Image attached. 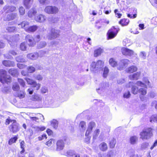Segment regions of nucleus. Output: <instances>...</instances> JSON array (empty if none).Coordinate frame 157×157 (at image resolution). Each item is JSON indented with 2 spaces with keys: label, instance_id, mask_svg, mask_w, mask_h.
Returning a JSON list of instances; mask_svg holds the SVG:
<instances>
[{
  "label": "nucleus",
  "instance_id": "obj_39",
  "mask_svg": "<svg viewBox=\"0 0 157 157\" xmlns=\"http://www.w3.org/2000/svg\"><path fill=\"white\" fill-rule=\"evenodd\" d=\"M6 30L9 32H14L16 30V28L14 26L8 27Z\"/></svg>",
  "mask_w": 157,
  "mask_h": 157
},
{
  "label": "nucleus",
  "instance_id": "obj_29",
  "mask_svg": "<svg viewBox=\"0 0 157 157\" xmlns=\"http://www.w3.org/2000/svg\"><path fill=\"white\" fill-rule=\"evenodd\" d=\"M51 124L55 129H57L58 127V121L56 119H53L50 121Z\"/></svg>",
  "mask_w": 157,
  "mask_h": 157
},
{
  "label": "nucleus",
  "instance_id": "obj_4",
  "mask_svg": "<svg viewBox=\"0 0 157 157\" xmlns=\"http://www.w3.org/2000/svg\"><path fill=\"white\" fill-rule=\"evenodd\" d=\"M119 30V29L118 27H112L108 30L107 33V39L109 40L114 38L116 36Z\"/></svg>",
  "mask_w": 157,
  "mask_h": 157
},
{
  "label": "nucleus",
  "instance_id": "obj_32",
  "mask_svg": "<svg viewBox=\"0 0 157 157\" xmlns=\"http://www.w3.org/2000/svg\"><path fill=\"white\" fill-rule=\"evenodd\" d=\"M55 142V140L54 139H51L47 141L45 144L48 147L51 146L54 144Z\"/></svg>",
  "mask_w": 157,
  "mask_h": 157
},
{
  "label": "nucleus",
  "instance_id": "obj_53",
  "mask_svg": "<svg viewBox=\"0 0 157 157\" xmlns=\"http://www.w3.org/2000/svg\"><path fill=\"white\" fill-rule=\"evenodd\" d=\"M130 92L129 91H128L124 94L123 97L124 98H128L130 97Z\"/></svg>",
  "mask_w": 157,
  "mask_h": 157
},
{
  "label": "nucleus",
  "instance_id": "obj_9",
  "mask_svg": "<svg viewBox=\"0 0 157 157\" xmlns=\"http://www.w3.org/2000/svg\"><path fill=\"white\" fill-rule=\"evenodd\" d=\"M30 119L32 121L39 122L43 121L44 120V117L42 114L39 113L36 117H30Z\"/></svg>",
  "mask_w": 157,
  "mask_h": 157
},
{
  "label": "nucleus",
  "instance_id": "obj_41",
  "mask_svg": "<svg viewBox=\"0 0 157 157\" xmlns=\"http://www.w3.org/2000/svg\"><path fill=\"white\" fill-rule=\"evenodd\" d=\"M35 71V68L32 66H29L27 68V71L28 73H32Z\"/></svg>",
  "mask_w": 157,
  "mask_h": 157
},
{
  "label": "nucleus",
  "instance_id": "obj_44",
  "mask_svg": "<svg viewBox=\"0 0 157 157\" xmlns=\"http://www.w3.org/2000/svg\"><path fill=\"white\" fill-rule=\"evenodd\" d=\"M47 138L46 135L45 134H43L41 136L38 137V140L41 141L44 139L46 140Z\"/></svg>",
  "mask_w": 157,
  "mask_h": 157
},
{
  "label": "nucleus",
  "instance_id": "obj_35",
  "mask_svg": "<svg viewBox=\"0 0 157 157\" xmlns=\"http://www.w3.org/2000/svg\"><path fill=\"white\" fill-rule=\"evenodd\" d=\"M139 89L137 87L133 86L132 87L131 92L134 94H136L138 93Z\"/></svg>",
  "mask_w": 157,
  "mask_h": 157
},
{
  "label": "nucleus",
  "instance_id": "obj_12",
  "mask_svg": "<svg viewBox=\"0 0 157 157\" xmlns=\"http://www.w3.org/2000/svg\"><path fill=\"white\" fill-rule=\"evenodd\" d=\"M64 147V143L62 140H59L56 143V150L57 151H59L62 150Z\"/></svg>",
  "mask_w": 157,
  "mask_h": 157
},
{
  "label": "nucleus",
  "instance_id": "obj_42",
  "mask_svg": "<svg viewBox=\"0 0 157 157\" xmlns=\"http://www.w3.org/2000/svg\"><path fill=\"white\" fill-rule=\"evenodd\" d=\"M31 0H24L23 4L27 9H29V4Z\"/></svg>",
  "mask_w": 157,
  "mask_h": 157
},
{
  "label": "nucleus",
  "instance_id": "obj_26",
  "mask_svg": "<svg viewBox=\"0 0 157 157\" xmlns=\"http://www.w3.org/2000/svg\"><path fill=\"white\" fill-rule=\"evenodd\" d=\"M16 7L14 6L10 7L9 6H5L3 8V10L6 11L7 10L6 13L8 12H12L16 10Z\"/></svg>",
  "mask_w": 157,
  "mask_h": 157
},
{
  "label": "nucleus",
  "instance_id": "obj_6",
  "mask_svg": "<svg viewBox=\"0 0 157 157\" xmlns=\"http://www.w3.org/2000/svg\"><path fill=\"white\" fill-rule=\"evenodd\" d=\"M10 132L13 133H15L19 130V124L15 120L8 127Z\"/></svg>",
  "mask_w": 157,
  "mask_h": 157
},
{
  "label": "nucleus",
  "instance_id": "obj_56",
  "mask_svg": "<svg viewBox=\"0 0 157 157\" xmlns=\"http://www.w3.org/2000/svg\"><path fill=\"white\" fill-rule=\"evenodd\" d=\"M17 97L20 98H22L25 97V93L24 92H22L21 93L18 94Z\"/></svg>",
  "mask_w": 157,
  "mask_h": 157
},
{
  "label": "nucleus",
  "instance_id": "obj_19",
  "mask_svg": "<svg viewBox=\"0 0 157 157\" xmlns=\"http://www.w3.org/2000/svg\"><path fill=\"white\" fill-rule=\"evenodd\" d=\"M129 20L127 18H122L118 22V23L122 26H126L128 25L129 22Z\"/></svg>",
  "mask_w": 157,
  "mask_h": 157
},
{
  "label": "nucleus",
  "instance_id": "obj_45",
  "mask_svg": "<svg viewBox=\"0 0 157 157\" xmlns=\"http://www.w3.org/2000/svg\"><path fill=\"white\" fill-rule=\"evenodd\" d=\"M19 11L20 15H23L25 13V9L22 6L20 7L19 9Z\"/></svg>",
  "mask_w": 157,
  "mask_h": 157
},
{
  "label": "nucleus",
  "instance_id": "obj_23",
  "mask_svg": "<svg viewBox=\"0 0 157 157\" xmlns=\"http://www.w3.org/2000/svg\"><path fill=\"white\" fill-rule=\"evenodd\" d=\"M109 63L113 67H117L118 65L117 62L113 58H110L109 60Z\"/></svg>",
  "mask_w": 157,
  "mask_h": 157
},
{
  "label": "nucleus",
  "instance_id": "obj_37",
  "mask_svg": "<svg viewBox=\"0 0 157 157\" xmlns=\"http://www.w3.org/2000/svg\"><path fill=\"white\" fill-rule=\"evenodd\" d=\"M12 88L15 91H17L20 89V87L17 83H14L12 86Z\"/></svg>",
  "mask_w": 157,
  "mask_h": 157
},
{
  "label": "nucleus",
  "instance_id": "obj_8",
  "mask_svg": "<svg viewBox=\"0 0 157 157\" xmlns=\"http://www.w3.org/2000/svg\"><path fill=\"white\" fill-rule=\"evenodd\" d=\"M25 79L28 84L32 85L33 87H36V90H38L40 89V84L37 83L36 81L29 78H26Z\"/></svg>",
  "mask_w": 157,
  "mask_h": 157
},
{
  "label": "nucleus",
  "instance_id": "obj_55",
  "mask_svg": "<svg viewBox=\"0 0 157 157\" xmlns=\"http://www.w3.org/2000/svg\"><path fill=\"white\" fill-rule=\"evenodd\" d=\"M46 132L48 136H51L53 134V131L50 128L47 129Z\"/></svg>",
  "mask_w": 157,
  "mask_h": 157
},
{
  "label": "nucleus",
  "instance_id": "obj_59",
  "mask_svg": "<svg viewBox=\"0 0 157 157\" xmlns=\"http://www.w3.org/2000/svg\"><path fill=\"white\" fill-rule=\"evenodd\" d=\"M63 141V143H67V144L69 143V140L67 137H64L63 140H62Z\"/></svg>",
  "mask_w": 157,
  "mask_h": 157
},
{
  "label": "nucleus",
  "instance_id": "obj_63",
  "mask_svg": "<svg viewBox=\"0 0 157 157\" xmlns=\"http://www.w3.org/2000/svg\"><path fill=\"white\" fill-rule=\"evenodd\" d=\"M157 146V139L154 142L153 144L151 146L150 149L152 150L154 147Z\"/></svg>",
  "mask_w": 157,
  "mask_h": 157
},
{
  "label": "nucleus",
  "instance_id": "obj_46",
  "mask_svg": "<svg viewBox=\"0 0 157 157\" xmlns=\"http://www.w3.org/2000/svg\"><path fill=\"white\" fill-rule=\"evenodd\" d=\"M15 120H11L10 119V117H9L8 118L6 119L5 121V124L6 125H9L10 122L12 123L15 121Z\"/></svg>",
  "mask_w": 157,
  "mask_h": 157
},
{
  "label": "nucleus",
  "instance_id": "obj_22",
  "mask_svg": "<svg viewBox=\"0 0 157 157\" xmlns=\"http://www.w3.org/2000/svg\"><path fill=\"white\" fill-rule=\"evenodd\" d=\"M18 139V135L14 136L13 137H11L8 140V144L9 145H11L15 143Z\"/></svg>",
  "mask_w": 157,
  "mask_h": 157
},
{
  "label": "nucleus",
  "instance_id": "obj_51",
  "mask_svg": "<svg viewBox=\"0 0 157 157\" xmlns=\"http://www.w3.org/2000/svg\"><path fill=\"white\" fill-rule=\"evenodd\" d=\"M118 12L119 11L118 9H116L114 10V13H115V15H117L116 17L118 18H120L121 17L122 14L121 13H118Z\"/></svg>",
  "mask_w": 157,
  "mask_h": 157
},
{
  "label": "nucleus",
  "instance_id": "obj_13",
  "mask_svg": "<svg viewBox=\"0 0 157 157\" xmlns=\"http://www.w3.org/2000/svg\"><path fill=\"white\" fill-rule=\"evenodd\" d=\"M147 90L144 88H140L139 89L138 93L139 97L141 100L143 101L144 99V96L147 94Z\"/></svg>",
  "mask_w": 157,
  "mask_h": 157
},
{
  "label": "nucleus",
  "instance_id": "obj_38",
  "mask_svg": "<svg viewBox=\"0 0 157 157\" xmlns=\"http://www.w3.org/2000/svg\"><path fill=\"white\" fill-rule=\"evenodd\" d=\"M47 44L45 41H41L38 44L37 47L38 48H41L44 47Z\"/></svg>",
  "mask_w": 157,
  "mask_h": 157
},
{
  "label": "nucleus",
  "instance_id": "obj_36",
  "mask_svg": "<svg viewBox=\"0 0 157 157\" xmlns=\"http://www.w3.org/2000/svg\"><path fill=\"white\" fill-rule=\"evenodd\" d=\"M109 72V69L107 67H105L104 68L103 73V76L104 78H106Z\"/></svg>",
  "mask_w": 157,
  "mask_h": 157
},
{
  "label": "nucleus",
  "instance_id": "obj_47",
  "mask_svg": "<svg viewBox=\"0 0 157 157\" xmlns=\"http://www.w3.org/2000/svg\"><path fill=\"white\" fill-rule=\"evenodd\" d=\"M16 61L18 62H22L25 61V59L22 56H19L17 57L16 58Z\"/></svg>",
  "mask_w": 157,
  "mask_h": 157
},
{
  "label": "nucleus",
  "instance_id": "obj_49",
  "mask_svg": "<svg viewBox=\"0 0 157 157\" xmlns=\"http://www.w3.org/2000/svg\"><path fill=\"white\" fill-rule=\"evenodd\" d=\"M46 127L44 126L41 127L37 126L36 127V131L38 132H41L44 131L46 129Z\"/></svg>",
  "mask_w": 157,
  "mask_h": 157
},
{
  "label": "nucleus",
  "instance_id": "obj_25",
  "mask_svg": "<svg viewBox=\"0 0 157 157\" xmlns=\"http://www.w3.org/2000/svg\"><path fill=\"white\" fill-rule=\"evenodd\" d=\"M103 52V49L100 47L95 50L94 52V57H97L100 55Z\"/></svg>",
  "mask_w": 157,
  "mask_h": 157
},
{
  "label": "nucleus",
  "instance_id": "obj_16",
  "mask_svg": "<svg viewBox=\"0 0 157 157\" xmlns=\"http://www.w3.org/2000/svg\"><path fill=\"white\" fill-rule=\"evenodd\" d=\"M138 68L136 66L132 65L127 68L125 70V71L126 72L128 73H133L136 72Z\"/></svg>",
  "mask_w": 157,
  "mask_h": 157
},
{
  "label": "nucleus",
  "instance_id": "obj_2",
  "mask_svg": "<svg viewBox=\"0 0 157 157\" xmlns=\"http://www.w3.org/2000/svg\"><path fill=\"white\" fill-rule=\"evenodd\" d=\"M154 129L151 127H147L142 130L140 133V138L142 140H147L153 136Z\"/></svg>",
  "mask_w": 157,
  "mask_h": 157
},
{
  "label": "nucleus",
  "instance_id": "obj_5",
  "mask_svg": "<svg viewBox=\"0 0 157 157\" xmlns=\"http://www.w3.org/2000/svg\"><path fill=\"white\" fill-rule=\"evenodd\" d=\"M44 11L48 14H55L58 13L59 10L58 8L56 6H48L45 7Z\"/></svg>",
  "mask_w": 157,
  "mask_h": 157
},
{
  "label": "nucleus",
  "instance_id": "obj_52",
  "mask_svg": "<svg viewBox=\"0 0 157 157\" xmlns=\"http://www.w3.org/2000/svg\"><path fill=\"white\" fill-rule=\"evenodd\" d=\"M40 3L43 5L48 4L49 2V0H38Z\"/></svg>",
  "mask_w": 157,
  "mask_h": 157
},
{
  "label": "nucleus",
  "instance_id": "obj_24",
  "mask_svg": "<svg viewBox=\"0 0 157 157\" xmlns=\"http://www.w3.org/2000/svg\"><path fill=\"white\" fill-rule=\"evenodd\" d=\"M99 148L101 151H105L108 149L107 144L105 142H102L99 144Z\"/></svg>",
  "mask_w": 157,
  "mask_h": 157
},
{
  "label": "nucleus",
  "instance_id": "obj_27",
  "mask_svg": "<svg viewBox=\"0 0 157 157\" xmlns=\"http://www.w3.org/2000/svg\"><path fill=\"white\" fill-rule=\"evenodd\" d=\"M9 73L13 76H15L18 75V73L16 69L11 68L8 70Z\"/></svg>",
  "mask_w": 157,
  "mask_h": 157
},
{
  "label": "nucleus",
  "instance_id": "obj_14",
  "mask_svg": "<svg viewBox=\"0 0 157 157\" xmlns=\"http://www.w3.org/2000/svg\"><path fill=\"white\" fill-rule=\"evenodd\" d=\"M59 36V33L55 32V30H52L51 33L48 35V40H52L58 37Z\"/></svg>",
  "mask_w": 157,
  "mask_h": 157
},
{
  "label": "nucleus",
  "instance_id": "obj_34",
  "mask_svg": "<svg viewBox=\"0 0 157 157\" xmlns=\"http://www.w3.org/2000/svg\"><path fill=\"white\" fill-rule=\"evenodd\" d=\"M27 48V47L26 43L25 42H23L20 44L19 48L21 51H26V50Z\"/></svg>",
  "mask_w": 157,
  "mask_h": 157
},
{
  "label": "nucleus",
  "instance_id": "obj_21",
  "mask_svg": "<svg viewBox=\"0 0 157 157\" xmlns=\"http://www.w3.org/2000/svg\"><path fill=\"white\" fill-rule=\"evenodd\" d=\"M66 155L68 157H80L79 155L75 153L72 151H68L66 152Z\"/></svg>",
  "mask_w": 157,
  "mask_h": 157
},
{
  "label": "nucleus",
  "instance_id": "obj_64",
  "mask_svg": "<svg viewBox=\"0 0 157 157\" xmlns=\"http://www.w3.org/2000/svg\"><path fill=\"white\" fill-rule=\"evenodd\" d=\"M113 155V152L112 151L108 152L106 157H112Z\"/></svg>",
  "mask_w": 157,
  "mask_h": 157
},
{
  "label": "nucleus",
  "instance_id": "obj_28",
  "mask_svg": "<svg viewBox=\"0 0 157 157\" xmlns=\"http://www.w3.org/2000/svg\"><path fill=\"white\" fill-rule=\"evenodd\" d=\"M38 28V27L36 25H33L29 26L27 32L33 33L36 31Z\"/></svg>",
  "mask_w": 157,
  "mask_h": 157
},
{
  "label": "nucleus",
  "instance_id": "obj_54",
  "mask_svg": "<svg viewBox=\"0 0 157 157\" xmlns=\"http://www.w3.org/2000/svg\"><path fill=\"white\" fill-rule=\"evenodd\" d=\"M18 81L19 84L22 86L24 87L25 85V83L24 81L21 78H18Z\"/></svg>",
  "mask_w": 157,
  "mask_h": 157
},
{
  "label": "nucleus",
  "instance_id": "obj_7",
  "mask_svg": "<svg viewBox=\"0 0 157 157\" xmlns=\"http://www.w3.org/2000/svg\"><path fill=\"white\" fill-rule=\"evenodd\" d=\"M34 19L37 22L43 23L47 20V18L44 15L39 14L35 16Z\"/></svg>",
  "mask_w": 157,
  "mask_h": 157
},
{
  "label": "nucleus",
  "instance_id": "obj_48",
  "mask_svg": "<svg viewBox=\"0 0 157 157\" xmlns=\"http://www.w3.org/2000/svg\"><path fill=\"white\" fill-rule=\"evenodd\" d=\"M100 132V130L99 129H96L94 132V135L93 136V138H96V137H97L99 134Z\"/></svg>",
  "mask_w": 157,
  "mask_h": 157
},
{
  "label": "nucleus",
  "instance_id": "obj_30",
  "mask_svg": "<svg viewBox=\"0 0 157 157\" xmlns=\"http://www.w3.org/2000/svg\"><path fill=\"white\" fill-rule=\"evenodd\" d=\"M17 16L16 13H11L7 15L6 20L7 21L12 20L15 18Z\"/></svg>",
  "mask_w": 157,
  "mask_h": 157
},
{
  "label": "nucleus",
  "instance_id": "obj_61",
  "mask_svg": "<svg viewBox=\"0 0 157 157\" xmlns=\"http://www.w3.org/2000/svg\"><path fill=\"white\" fill-rule=\"evenodd\" d=\"M127 16L130 18H134L136 17L137 16V14H133L132 16V15H131L130 14H127Z\"/></svg>",
  "mask_w": 157,
  "mask_h": 157
},
{
  "label": "nucleus",
  "instance_id": "obj_10",
  "mask_svg": "<svg viewBox=\"0 0 157 157\" xmlns=\"http://www.w3.org/2000/svg\"><path fill=\"white\" fill-rule=\"evenodd\" d=\"M121 52L124 56H131L133 55L134 52L133 50L128 48L123 47L121 48Z\"/></svg>",
  "mask_w": 157,
  "mask_h": 157
},
{
  "label": "nucleus",
  "instance_id": "obj_15",
  "mask_svg": "<svg viewBox=\"0 0 157 157\" xmlns=\"http://www.w3.org/2000/svg\"><path fill=\"white\" fill-rule=\"evenodd\" d=\"M141 75L140 71L136 72L128 76L129 79L132 80H138Z\"/></svg>",
  "mask_w": 157,
  "mask_h": 157
},
{
  "label": "nucleus",
  "instance_id": "obj_3",
  "mask_svg": "<svg viewBox=\"0 0 157 157\" xmlns=\"http://www.w3.org/2000/svg\"><path fill=\"white\" fill-rule=\"evenodd\" d=\"M6 71L2 69L0 70V81L2 83H8L11 82V78L10 76H6Z\"/></svg>",
  "mask_w": 157,
  "mask_h": 157
},
{
  "label": "nucleus",
  "instance_id": "obj_18",
  "mask_svg": "<svg viewBox=\"0 0 157 157\" xmlns=\"http://www.w3.org/2000/svg\"><path fill=\"white\" fill-rule=\"evenodd\" d=\"M18 25H21V28L24 29L27 32L29 27V23L28 21H24L21 22Z\"/></svg>",
  "mask_w": 157,
  "mask_h": 157
},
{
  "label": "nucleus",
  "instance_id": "obj_60",
  "mask_svg": "<svg viewBox=\"0 0 157 157\" xmlns=\"http://www.w3.org/2000/svg\"><path fill=\"white\" fill-rule=\"evenodd\" d=\"M9 54L13 56H15L17 55V52L14 50H11L9 52Z\"/></svg>",
  "mask_w": 157,
  "mask_h": 157
},
{
  "label": "nucleus",
  "instance_id": "obj_17",
  "mask_svg": "<svg viewBox=\"0 0 157 157\" xmlns=\"http://www.w3.org/2000/svg\"><path fill=\"white\" fill-rule=\"evenodd\" d=\"M27 56L28 58L30 59L36 60L39 57V55L37 52H34L28 54Z\"/></svg>",
  "mask_w": 157,
  "mask_h": 157
},
{
  "label": "nucleus",
  "instance_id": "obj_33",
  "mask_svg": "<svg viewBox=\"0 0 157 157\" xmlns=\"http://www.w3.org/2000/svg\"><path fill=\"white\" fill-rule=\"evenodd\" d=\"M116 143V141L115 139L113 138L111 140L109 143V147L111 148H114Z\"/></svg>",
  "mask_w": 157,
  "mask_h": 157
},
{
  "label": "nucleus",
  "instance_id": "obj_1",
  "mask_svg": "<svg viewBox=\"0 0 157 157\" xmlns=\"http://www.w3.org/2000/svg\"><path fill=\"white\" fill-rule=\"evenodd\" d=\"M41 39L40 35L33 36L32 35H27L25 38V41L28 43L29 47H33L36 45V43L38 42Z\"/></svg>",
  "mask_w": 157,
  "mask_h": 157
},
{
  "label": "nucleus",
  "instance_id": "obj_40",
  "mask_svg": "<svg viewBox=\"0 0 157 157\" xmlns=\"http://www.w3.org/2000/svg\"><path fill=\"white\" fill-rule=\"evenodd\" d=\"M137 138L136 136H133L130 137V143L131 144H134L136 143Z\"/></svg>",
  "mask_w": 157,
  "mask_h": 157
},
{
  "label": "nucleus",
  "instance_id": "obj_58",
  "mask_svg": "<svg viewBox=\"0 0 157 157\" xmlns=\"http://www.w3.org/2000/svg\"><path fill=\"white\" fill-rule=\"evenodd\" d=\"M92 130L90 129L87 128L85 133L86 136H89V134H90Z\"/></svg>",
  "mask_w": 157,
  "mask_h": 157
},
{
  "label": "nucleus",
  "instance_id": "obj_11",
  "mask_svg": "<svg viewBox=\"0 0 157 157\" xmlns=\"http://www.w3.org/2000/svg\"><path fill=\"white\" fill-rule=\"evenodd\" d=\"M104 64V62L102 60H98L96 62H92L91 66L92 68L94 69L98 67H102Z\"/></svg>",
  "mask_w": 157,
  "mask_h": 157
},
{
  "label": "nucleus",
  "instance_id": "obj_43",
  "mask_svg": "<svg viewBox=\"0 0 157 157\" xmlns=\"http://www.w3.org/2000/svg\"><path fill=\"white\" fill-rule=\"evenodd\" d=\"M95 125L96 124L93 121L90 122L89 124L88 128L92 130L93 128L95 127Z\"/></svg>",
  "mask_w": 157,
  "mask_h": 157
},
{
  "label": "nucleus",
  "instance_id": "obj_20",
  "mask_svg": "<svg viewBox=\"0 0 157 157\" xmlns=\"http://www.w3.org/2000/svg\"><path fill=\"white\" fill-rule=\"evenodd\" d=\"M37 11L34 8H32L29 10L27 13L28 16L30 18L32 17L36 14Z\"/></svg>",
  "mask_w": 157,
  "mask_h": 157
},
{
  "label": "nucleus",
  "instance_id": "obj_50",
  "mask_svg": "<svg viewBox=\"0 0 157 157\" xmlns=\"http://www.w3.org/2000/svg\"><path fill=\"white\" fill-rule=\"evenodd\" d=\"M129 60L128 59H124L122 60L121 62L124 66L127 65L128 64Z\"/></svg>",
  "mask_w": 157,
  "mask_h": 157
},
{
  "label": "nucleus",
  "instance_id": "obj_31",
  "mask_svg": "<svg viewBox=\"0 0 157 157\" xmlns=\"http://www.w3.org/2000/svg\"><path fill=\"white\" fill-rule=\"evenodd\" d=\"M13 62L10 60H4L3 61V65L6 67H10L13 66Z\"/></svg>",
  "mask_w": 157,
  "mask_h": 157
},
{
  "label": "nucleus",
  "instance_id": "obj_62",
  "mask_svg": "<svg viewBox=\"0 0 157 157\" xmlns=\"http://www.w3.org/2000/svg\"><path fill=\"white\" fill-rule=\"evenodd\" d=\"M151 122L152 121L157 122V116H154L151 117L150 120Z\"/></svg>",
  "mask_w": 157,
  "mask_h": 157
},
{
  "label": "nucleus",
  "instance_id": "obj_57",
  "mask_svg": "<svg viewBox=\"0 0 157 157\" xmlns=\"http://www.w3.org/2000/svg\"><path fill=\"white\" fill-rule=\"evenodd\" d=\"M137 84L139 86H141L142 85L144 86L145 87V88H147V86L146 85H144V83H143L142 82L140 81H138L136 82Z\"/></svg>",
  "mask_w": 157,
  "mask_h": 157
}]
</instances>
